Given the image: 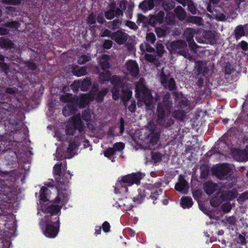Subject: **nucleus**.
<instances>
[{"mask_svg": "<svg viewBox=\"0 0 248 248\" xmlns=\"http://www.w3.org/2000/svg\"><path fill=\"white\" fill-rule=\"evenodd\" d=\"M96 23V15L95 13H91L87 18V23L90 25H94Z\"/></svg>", "mask_w": 248, "mask_h": 248, "instance_id": "c03bdc74", "label": "nucleus"}, {"mask_svg": "<svg viewBox=\"0 0 248 248\" xmlns=\"http://www.w3.org/2000/svg\"><path fill=\"white\" fill-rule=\"evenodd\" d=\"M241 65L239 63H226L224 68V74L226 78L231 74L239 73Z\"/></svg>", "mask_w": 248, "mask_h": 248, "instance_id": "f8f14e48", "label": "nucleus"}, {"mask_svg": "<svg viewBox=\"0 0 248 248\" xmlns=\"http://www.w3.org/2000/svg\"><path fill=\"white\" fill-rule=\"evenodd\" d=\"M72 72L75 76L77 77L84 76L87 74V68L85 66L74 67Z\"/></svg>", "mask_w": 248, "mask_h": 248, "instance_id": "c85d7f7f", "label": "nucleus"}, {"mask_svg": "<svg viewBox=\"0 0 248 248\" xmlns=\"http://www.w3.org/2000/svg\"><path fill=\"white\" fill-rule=\"evenodd\" d=\"M170 91H173L176 89V83L173 78H170L166 84V87Z\"/></svg>", "mask_w": 248, "mask_h": 248, "instance_id": "5fc2aeb1", "label": "nucleus"}, {"mask_svg": "<svg viewBox=\"0 0 248 248\" xmlns=\"http://www.w3.org/2000/svg\"><path fill=\"white\" fill-rule=\"evenodd\" d=\"M188 7V11L193 15H195L197 14V12L198 11L196 6L195 5L194 2L189 0L188 3L187 4Z\"/></svg>", "mask_w": 248, "mask_h": 248, "instance_id": "09e8293b", "label": "nucleus"}, {"mask_svg": "<svg viewBox=\"0 0 248 248\" xmlns=\"http://www.w3.org/2000/svg\"><path fill=\"white\" fill-rule=\"evenodd\" d=\"M217 184L211 181L205 182L203 186L204 192L208 195L214 193L217 190Z\"/></svg>", "mask_w": 248, "mask_h": 248, "instance_id": "4be33fe9", "label": "nucleus"}, {"mask_svg": "<svg viewBox=\"0 0 248 248\" xmlns=\"http://www.w3.org/2000/svg\"><path fill=\"white\" fill-rule=\"evenodd\" d=\"M76 130L71 124L66 126L65 132L66 135L73 136L75 135Z\"/></svg>", "mask_w": 248, "mask_h": 248, "instance_id": "052dcab7", "label": "nucleus"}, {"mask_svg": "<svg viewBox=\"0 0 248 248\" xmlns=\"http://www.w3.org/2000/svg\"><path fill=\"white\" fill-rule=\"evenodd\" d=\"M69 193L66 189H59L58 195L51 203H47L42 206V211L44 213L49 214L45 217L47 222L51 220L59 223V216L62 206L66 203L69 198Z\"/></svg>", "mask_w": 248, "mask_h": 248, "instance_id": "f257e3e1", "label": "nucleus"}, {"mask_svg": "<svg viewBox=\"0 0 248 248\" xmlns=\"http://www.w3.org/2000/svg\"><path fill=\"white\" fill-rule=\"evenodd\" d=\"M1 107L2 109H5L10 113L14 112L15 109V106L11 103L9 102H2L1 104Z\"/></svg>", "mask_w": 248, "mask_h": 248, "instance_id": "4c0bfd02", "label": "nucleus"}, {"mask_svg": "<svg viewBox=\"0 0 248 248\" xmlns=\"http://www.w3.org/2000/svg\"><path fill=\"white\" fill-rule=\"evenodd\" d=\"M2 2L6 4L18 5L21 3L20 0H2Z\"/></svg>", "mask_w": 248, "mask_h": 248, "instance_id": "680f3d73", "label": "nucleus"}, {"mask_svg": "<svg viewBox=\"0 0 248 248\" xmlns=\"http://www.w3.org/2000/svg\"><path fill=\"white\" fill-rule=\"evenodd\" d=\"M75 104L74 101H72L64 106L62 110L63 115L67 117L74 114L77 110V106Z\"/></svg>", "mask_w": 248, "mask_h": 248, "instance_id": "aec40b11", "label": "nucleus"}, {"mask_svg": "<svg viewBox=\"0 0 248 248\" xmlns=\"http://www.w3.org/2000/svg\"><path fill=\"white\" fill-rule=\"evenodd\" d=\"M79 145L75 140H70L69 142L68 147L66 153L68 154L67 158H71L75 154V151L78 148Z\"/></svg>", "mask_w": 248, "mask_h": 248, "instance_id": "5701e85b", "label": "nucleus"}, {"mask_svg": "<svg viewBox=\"0 0 248 248\" xmlns=\"http://www.w3.org/2000/svg\"><path fill=\"white\" fill-rule=\"evenodd\" d=\"M144 175L140 172L128 174L119 178L115 184L116 193H124L128 191V187L136 184L139 185Z\"/></svg>", "mask_w": 248, "mask_h": 248, "instance_id": "7ed1b4c3", "label": "nucleus"}, {"mask_svg": "<svg viewBox=\"0 0 248 248\" xmlns=\"http://www.w3.org/2000/svg\"><path fill=\"white\" fill-rule=\"evenodd\" d=\"M163 155L158 152H151V159L154 163H159L162 161Z\"/></svg>", "mask_w": 248, "mask_h": 248, "instance_id": "473e14b6", "label": "nucleus"}, {"mask_svg": "<svg viewBox=\"0 0 248 248\" xmlns=\"http://www.w3.org/2000/svg\"><path fill=\"white\" fill-rule=\"evenodd\" d=\"M82 119L86 122H90L91 120V113L89 109H85L82 112Z\"/></svg>", "mask_w": 248, "mask_h": 248, "instance_id": "a19ab883", "label": "nucleus"}, {"mask_svg": "<svg viewBox=\"0 0 248 248\" xmlns=\"http://www.w3.org/2000/svg\"><path fill=\"white\" fill-rule=\"evenodd\" d=\"M132 92L129 90H123V94L121 96L122 100L125 108L128 105V102L130 100L132 97Z\"/></svg>", "mask_w": 248, "mask_h": 248, "instance_id": "a878e982", "label": "nucleus"}, {"mask_svg": "<svg viewBox=\"0 0 248 248\" xmlns=\"http://www.w3.org/2000/svg\"><path fill=\"white\" fill-rule=\"evenodd\" d=\"M113 42L110 40H105L102 46L104 48L106 49H110L112 46Z\"/></svg>", "mask_w": 248, "mask_h": 248, "instance_id": "69168bd1", "label": "nucleus"}, {"mask_svg": "<svg viewBox=\"0 0 248 248\" xmlns=\"http://www.w3.org/2000/svg\"><path fill=\"white\" fill-rule=\"evenodd\" d=\"M187 43L186 41L183 40H177L172 41L170 45V47L172 50H177L178 49L184 50L181 51L180 55H183L186 58H188L189 61L192 60V58L190 56L188 50H185V48L187 47Z\"/></svg>", "mask_w": 248, "mask_h": 248, "instance_id": "1a4fd4ad", "label": "nucleus"}, {"mask_svg": "<svg viewBox=\"0 0 248 248\" xmlns=\"http://www.w3.org/2000/svg\"><path fill=\"white\" fill-rule=\"evenodd\" d=\"M155 32L158 37H163L167 35L168 30L166 28H156L155 29Z\"/></svg>", "mask_w": 248, "mask_h": 248, "instance_id": "a18cd8bd", "label": "nucleus"}, {"mask_svg": "<svg viewBox=\"0 0 248 248\" xmlns=\"http://www.w3.org/2000/svg\"><path fill=\"white\" fill-rule=\"evenodd\" d=\"M164 18V13L160 11L155 15L152 16L149 19V23L152 27H155L159 25L163 22Z\"/></svg>", "mask_w": 248, "mask_h": 248, "instance_id": "dca6fc26", "label": "nucleus"}, {"mask_svg": "<svg viewBox=\"0 0 248 248\" xmlns=\"http://www.w3.org/2000/svg\"><path fill=\"white\" fill-rule=\"evenodd\" d=\"M128 34L122 30L112 32V40L114 41L118 45H124L127 41Z\"/></svg>", "mask_w": 248, "mask_h": 248, "instance_id": "ddd939ff", "label": "nucleus"}, {"mask_svg": "<svg viewBox=\"0 0 248 248\" xmlns=\"http://www.w3.org/2000/svg\"><path fill=\"white\" fill-rule=\"evenodd\" d=\"M162 7L166 12L172 10L175 6V2L173 0H163Z\"/></svg>", "mask_w": 248, "mask_h": 248, "instance_id": "bb28decb", "label": "nucleus"}, {"mask_svg": "<svg viewBox=\"0 0 248 248\" xmlns=\"http://www.w3.org/2000/svg\"><path fill=\"white\" fill-rule=\"evenodd\" d=\"M140 48L142 51H143L144 49H145L149 52H153L154 53L155 52V49L148 43H145L144 45H141L140 46Z\"/></svg>", "mask_w": 248, "mask_h": 248, "instance_id": "8fccbe9b", "label": "nucleus"}, {"mask_svg": "<svg viewBox=\"0 0 248 248\" xmlns=\"http://www.w3.org/2000/svg\"><path fill=\"white\" fill-rule=\"evenodd\" d=\"M161 183H155L153 185L144 187L138 189L139 194L136 197H134L133 201L141 202L145 199H151L155 204V201L157 200L159 195L162 194L163 190L160 188Z\"/></svg>", "mask_w": 248, "mask_h": 248, "instance_id": "20e7f679", "label": "nucleus"}, {"mask_svg": "<svg viewBox=\"0 0 248 248\" xmlns=\"http://www.w3.org/2000/svg\"><path fill=\"white\" fill-rule=\"evenodd\" d=\"M13 45V43L12 41L9 39H5L2 37L0 38V46L1 47H12Z\"/></svg>", "mask_w": 248, "mask_h": 248, "instance_id": "79ce46f5", "label": "nucleus"}, {"mask_svg": "<svg viewBox=\"0 0 248 248\" xmlns=\"http://www.w3.org/2000/svg\"><path fill=\"white\" fill-rule=\"evenodd\" d=\"M62 167V163L56 164L53 167V173L58 184L64 186L69 183L72 175L69 170L67 172L63 171Z\"/></svg>", "mask_w": 248, "mask_h": 248, "instance_id": "423d86ee", "label": "nucleus"}, {"mask_svg": "<svg viewBox=\"0 0 248 248\" xmlns=\"http://www.w3.org/2000/svg\"><path fill=\"white\" fill-rule=\"evenodd\" d=\"M202 35L205 39L208 40H211L214 36L213 33L210 31H204Z\"/></svg>", "mask_w": 248, "mask_h": 248, "instance_id": "774afa93", "label": "nucleus"}, {"mask_svg": "<svg viewBox=\"0 0 248 248\" xmlns=\"http://www.w3.org/2000/svg\"><path fill=\"white\" fill-rule=\"evenodd\" d=\"M125 25L128 27L130 29L134 31H136L138 29V27L136 24L134 22L130 20H126L125 22Z\"/></svg>", "mask_w": 248, "mask_h": 248, "instance_id": "4d7b16f0", "label": "nucleus"}, {"mask_svg": "<svg viewBox=\"0 0 248 248\" xmlns=\"http://www.w3.org/2000/svg\"><path fill=\"white\" fill-rule=\"evenodd\" d=\"M176 16L180 20H184L186 16V13L180 6H178L174 10Z\"/></svg>", "mask_w": 248, "mask_h": 248, "instance_id": "cd10ccee", "label": "nucleus"}, {"mask_svg": "<svg viewBox=\"0 0 248 248\" xmlns=\"http://www.w3.org/2000/svg\"><path fill=\"white\" fill-rule=\"evenodd\" d=\"M235 38L238 40L245 35L244 27L242 25L237 26L234 30Z\"/></svg>", "mask_w": 248, "mask_h": 248, "instance_id": "e433bc0d", "label": "nucleus"}, {"mask_svg": "<svg viewBox=\"0 0 248 248\" xmlns=\"http://www.w3.org/2000/svg\"><path fill=\"white\" fill-rule=\"evenodd\" d=\"M127 68H129L130 65H132L130 68V72L132 76H136L139 73V66L137 63H126Z\"/></svg>", "mask_w": 248, "mask_h": 248, "instance_id": "72a5a7b5", "label": "nucleus"}, {"mask_svg": "<svg viewBox=\"0 0 248 248\" xmlns=\"http://www.w3.org/2000/svg\"><path fill=\"white\" fill-rule=\"evenodd\" d=\"M122 88V86H113L111 89L112 94V99L115 100H118L120 97V91Z\"/></svg>", "mask_w": 248, "mask_h": 248, "instance_id": "58836bf2", "label": "nucleus"}, {"mask_svg": "<svg viewBox=\"0 0 248 248\" xmlns=\"http://www.w3.org/2000/svg\"><path fill=\"white\" fill-rule=\"evenodd\" d=\"M178 105L181 109H183L188 106V101L186 98L182 99Z\"/></svg>", "mask_w": 248, "mask_h": 248, "instance_id": "e2e57ef3", "label": "nucleus"}, {"mask_svg": "<svg viewBox=\"0 0 248 248\" xmlns=\"http://www.w3.org/2000/svg\"><path fill=\"white\" fill-rule=\"evenodd\" d=\"M195 68L198 76L206 77L209 75V69L206 66V63H195Z\"/></svg>", "mask_w": 248, "mask_h": 248, "instance_id": "6ab92c4d", "label": "nucleus"}, {"mask_svg": "<svg viewBox=\"0 0 248 248\" xmlns=\"http://www.w3.org/2000/svg\"><path fill=\"white\" fill-rule=\"evenodd\" d=\"M193 204L192 199L190 197H183L181 199L180 204L181 207L184 208H189Z\"/></svg>", "mask_w": 248, "mask_h": 248, "instance_id": "393cba45", "label": "nucleus"}, {"mask_svg": "<svg viewBox=\"0 0 248 248\" xmlns=\"http://www.w3.org/2000/svg\"><path fill=\"white\" fill-rule=\"evenodd\" d=\"M105 17L108 20H111L115 17L114 11L111 9H108L104 13Z\"/></svg>", "mask_w": 248, "mask_h": 248, "instance_id": "864d4df0", "label": "nucleus"}, {"mask_svg": "<svg viewBox=\"0 0 248 248\" xmlns=\"http://www.w3.org/2000/svg\"><path fill=\"white\" fill-rule=\"evenodd\" d=\"M60 99L62 102L67 103V104H69L70 103L74 101L75 97H73L72 94L71 93H66L65 94L61 95Z\"/></svg>", "mask_w": 248, "mask_h": 248, "instance_id": "f704fd0d", "label": "nucleus"}, {"mask_svg": "<svg viewBox=\"0 0 248 248\" xmlns=\"http://www.w3.org/2000/svg\"><path fill=\"white\" fill-rule=\"evenodd\" d=\"M172 105L170 95L169 93L164 96L161 102L157 103L155 113V121L157 125L168 129L174 124V120L169 117Z\"/></svg>", "mask_w": 248, "mask_h": 248, "instance_id": "f03ea898", "label": "nucleus"}, {"mask_svg": "<svg viewBox=\"0 0 248 248\" xmlns=\"http://www.w3.org/2000/svg\"><path fill=\"white\" fill-rule=\"evenodd\" d=\"M189 186L187 182L184 177L180 175L178 182L175 185V189L183 194H186Z\"/></svg>", "mask_w": 248, "mask_h": 248, "instance_id": "4468645a", "label": "nucleus"}, {"mask_svg": "<svg viewBox=\"0 0 248 248\" xmlns=\"http://www.w3.org/2000/svg\"><path fill=\"white\" fill-rule=\"evenodd\" d=\"M71 125L80 133L83 132L85 127L80 114L76 115L72 117Z\"/></svg>", "mask_w": 248, "mask_h": 248, "instance_id": "f3484780", "label": "nucleus"}, {"mask_svg": "<svg viewBox=\"0 0 248 248\" xmlns=\"http://www.w3.org/2000/svg\"><path fill=\"white\" fill-rule=\"evenodd\" d=\"M109 24H110L111 26V29L114 30L118 29L120 27L122 24V22L119 19L116 18L114 19L113 21L109 22Z\"/></svg>", "mask_w": 248, "mask_h": 248, "instance_id": "3c124183", "label": "nucleus"}, {"mask_svg": "<svg viewBox=\"0 0 248 248\" xmlns=\"http://www.w3.org/2000/svg\"><path fill=\"white\" fill-rule=\"evenodd\" d=\"M48 189L46 186H42L40 190L39 199L41 202H45L48 201L47 195Z\"/></svg>", "mask_w": 248, "mask_h": 248, "instance_id": "2f4dec72", "label": "nucleus"}, {"mask_svg": "<svg viewBox=\"0 0 248 248\" xmlns=\"http://www.w3.org/2000/svg\"><path fill=\"white\" fill-rule=\"evenodd\" d=\"M232 168L227 163L218 164L213 169V174L218 179L223 180L230 176Z\"/></svg>", "mask_w": 248, "mask_h": 248, "instance_id": "0eeeda50", "label": "nucleus"}, {"mask_svg": "<svg viewBox=\"0 0 248 248\" xmlns=\"http://www.w3.org/2000/svg\"><path fill=\"white\" fill-rule=\"evenodd\" d=\"M225 195L229 200H232L236 198L238 193L236 189H232V190H227L225 192Z\"/></svg>", "mask_w": 248, "mask_h": 248, "instance_id": "ea45409f", "label": "nucleus"}, {"mask_svg": "<svg viewBox=\"0 0 248 248\" xmlns=\"http://www.w3.org/2000/svg\"><path fill=\"white\" fill-rule=\"evenodd\" d=\"M156 56V55L155 54H146L145 55V58L148 62H155Z\"/></svg>", "mask_w": 248, "mask_h": 248, "instance_id": "0e129e2a", "label": "nucleus"}, {"mask_svg": "<svg viewBox=\"0 0 248 248\" xmlns=\"http://www.w3.org/2000/svg\"><path fill=\"white\" fill-rule=\"evenodd\" d=\"M165 51L164 47L162 44H158L156 46V49H155V54H156V56L159 57H162Z\"/></svg>", "mask_w": 248, "mask_h": 248, "instance_id": "de8ad7c7", "label": "nucleus"}, {"mask_svg": "<svg viewBox=\"0 0 248 248\" xmlns=\"http://www.w3.org/2000/svg\"><path fill=\"white\" fill-rule=\"evenodd\" d=\"M74 85L77 89H80L81 91L85 92L89 89L91 85V81L90 79L84 78L82 81H75Z\"/></svg>", "mask_w": 248, "mask_h": 248, "instance_id": "a211bd4d", "label": "nucleus"}, {"mask_svg": "<svg viewBox=\"0 0 248 248\" xmlns=\"http://www.w3.org/2000/svg\"><path fill=\"white\" fill-rule=\"evenodd\" d=\"M102 228L103 231L105 232H106V233L110 231V226L109 223L107 221L104 222L102 225Z\"/></svg>", "mask_w": 248, "mask_h": 248, "instance_id": "338daca9", "label": "nucleus"}, {"mask_svg": "<svg viewBox=\"0 0 248 248\" xmlns=\"http://www.w3.org/2000/svg\"><path fill=\"white\" fill-rule=\"evenodd\" d=\"M98 91V88H97L94 91L95 93L92 94V98L93 99L94 98L97 102L101 103L104 100V96L108 93V90L107 88H103L96 93Z\"/></svg>", "mask_w": 248, "mask_h": 248, "instance_id": "412c9836", "label": "nucleus"}, {"mask_svg": "<svg viewBox=\"0 0 248 248\" xmlns=\"http://www.w3.org/2000/svg\"><path fill=\"white\" fill-rule=\"evenodd\" d=\"M93 100L92 94L91 93H82L78 97H75L74 99V102L76 106H78L80 108H84L88 106L90 102Z\"/></svg>", "mask_w": 248, "mask_h": 248, "instance_id": "9b49d317", "label": "nucleus"}, {"mask_svg": "<svg viewBox=\"0 0 248 248\" xmlns=\"http://www.w3.org/2000/svg\"><path fill=\"white\" fill-rule=\"evenodd\" d=\"M4 26L6 27L17 29L19 27V24L17 21L7 22L4 24Z\"/></svg>", "mask_w": 248, "mask_h": 248, "instance_id": "13d9d810", "label": "nucleus"}, {"mask_svg": "<svg viewBox=\"0 0 248 248\" xmlns=\"http://www.w3.org/2000/svg\"><path fill=\"white\" fill-rule=\"evenodd\" d=\"M141 81V78L140 79V82L136 84V96L139 100L142 101L147 107H150L152 104V95L149 90Z\"/></svg>", "mask_w": 248, "mask_h": 248, "instance_id": "39448f33", "label": "nucleus"}, {"mask_svg": "<svg viewBox=\"0 0 248 248\" xmlns=\"http://www.w3.org/2000/svg\"><path fill=\"white\" fill-rule=\"evenodd\" d=\"M186 112L184 110H176L172 112V116L180 121L183 120Z\"/></svg>", "mask_w": 248, "mask_h": 248, "instance_id": "c9c22d12", "label": "nucleus"}, {"mask_svg": "<svg viewBox=\"0 0 248 248\" xmlns=\"http://www.w3.org/2000/svg\"><path fill=\"white\" fill-rule=\"evenodd\" d=\"M125 147V145L123 142H116L114 144L113 146V148L115 150V152H121L122 151Z\"/></svg>", "mask_w": 248, "mask_h": 248, "instance_id": "603ef678", "label": "nucleus"}, {"mask_svg": "<svg viewBox=\"0 0 248 248\" xmlns=\"http://www.w3.org/2000/svg\"><path fill=\"white\" fill-rule=\"evenodd\" d=\"M200 170L201 171V178L207 179L210 172L209 167L204 164H202L200 166Z\"/></svg>", "mask_w": 248, "mask_h": 248, "instance_id": "c756f323", "label": "nucleus"}, {"mask_svg": "<svg viewBox=\"0 0 248 248\" xmlns=\"http://www.w3.org/2000/svg\"><path fill=\"white\" fill-rule=\"evenodd\" d=\"M115 153L116 152L113 147H109L104 151V155L105 156L108 158L115 155Z\"/></svg>", "mask_w": 248, "mask_h": 248, "instance_id": "bf43d9fd", "label": "nucleus"}, {"mask_svg": "<svg viewBox=\"0 0 248 248\" xmlns=\"http://www.w3.org/2000/svg\"><path fill=\"white\" fill-rule=\"evenodd\" d=\"M109 81L113 85V86H122L120 78L117 76H112Z\"/></svg>", "mask_w": 248, "mask_h": 248, "instance_id": "49530a36", "label": "nucleus"}, {"mask_svg": "<svg viewBox=\"0 0 248 248\" xmlns=\"http://www.w3.org/2000/svg\"><path fill=\"white\" fill-rule=\"evenodd\" d=\"M99 66L103 70L100 73V78L104 81H108L111 78V74L108 69L111 66L110 63H98Z\"/></svg>", "mask_w": 248, "mask_h": 248, "instance_id": "2eb2a0df", "label": "nucleus"}, {"mask_svg": "<svg viewBox=\"0 0 248 248\" xmlns=\"http://www.w3.org/2000/svg\"><path fill=\"white\" fill-rule=\"evenodd\" d=\"M154 7L153 0H144L139 6V8L144 12L153 9Z\"/></svg>", "mask_w": 248, "mask_h": 248, "instance_id": "b1692460", "label": "nucleus"}, {"mask_svg": "<svg viewBox=\"0 0 248 248\" xmlns=\"http://www.w3.org/2000/svg\"><path fill=\"white\" fill-rule=\"evenodd\" d=\"M44 222L46 224L44 234L49 238H55L59 231L60 222L58 223L52 220L50 222H47L46 219H44Z\"/></svg>", "mask_w": 248, "mask_h": 248, "instance_id": "6e6552de", "label": "nucleus"}, {"mask_svg": "<svg viewBox=\"0 0 248 248\" xmlns=\"http://www.w3.org/2000/svg\"><path fill=\"white\" fill-rule=\"evenodd\" d=\"M146 39L148 43L154 44L156 40V38L154 33L152 32H149L147 33Z\"/></svg>", "mask_w": 248, "mask_h": 248, "instance_id": "6e6d98bb", "label": "nucleus"}, {"mask_svg": "<svg viewBox=\"0 0 248 248\" xmlns=\"http://www.w3.org/2000/svg\"><path fill=\"white\" fill-rule=\"evenodd\" d=\"M148 22V18L142 14H138L137 15V23L140 25L141 23H143V26H145L146 23Z\"/></svg>", "mask_w": 248, "mask_h": 248, "instance_id": "37998d69", "label": "nucleus"}, {"mask_svg": "<svg viewBox=\"0 0 248 248\" xmlns=\"http://www.w3.org/2000/svg\"><path fill=\"white\" fill-rule=\"evenodd\" d=\"M148 128L150 132L148 136L150 143L152 145H155L159 140L160 133L157 129L156 125L153 122L148 123Z\"/></svg>", "mask_w": 248, "mask_h": 248, "instance_id": "9d476101", "label": "nucleus"}, {"mask_svg": "<svg viewBox=\"0 0 248 248\" xmlns=\"http://www.w3.org/2000/svg\"><path fill=\"white\" fill-rule=\"evenodd\" d=\"M195 31L192 28H187L185 31L184 35L185 38L186 39V42L187 41H193V37L194 36Z\"/></svg>", "mask_w": 248, "mask_h": 248, "instance_id": "7c9ffc66", "label": "nucleus"}]
</instances>
